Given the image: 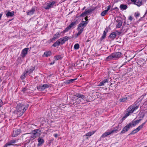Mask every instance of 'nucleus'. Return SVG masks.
Returning a JSON list of instances; mask_svg holds the SVG:
<instances>
[{"mask_svg": "<svg viewBox=\"0 0 147 147\" xmlns=\"http://www.w3.org/2000/svg\"><path fill=\"white\" fill-rule=\"evenodd\" d=\"M59 40L60 42V44L61 45L63 44L65 42L64 40L63 39H62V38L59 39Z\"/></svg>", "mask_w": 147, "mask_h": 147, "instance_id": "obj_38", "label": "nucleus"}, {"mask_svg": "<svg viewBox=\"0 0 147 147\" xmlns=\"http://www.w3.org/2000/svg\"><path fill=\"white\" fill-rule=\"evenodd\" d=\"M14 14V11H12L10 12L9 11H8L7 13L6 14V16L7 17H12Z\"/></svg>", "mask_w": 147, "mask_h": 147, "instance_id": "obj_20", "label": "nucleus"}, {"mask_svg": "<svg viewBox=\"0 0 147 147\" xmlns=\"http://www.w3.org/2000/svg\"><path fill=\"white\" fill-rule=\"evenodd\" d=\"M127 99V97L125 96L124 97L121 98L120 99H119V101L120 102H124Z\"/></svg>", "mask_w": 147, "mask_h": 147, "instance_id": "obj_27", "label": "nucleus"}, {"mask_svg": "<svg viewBox=\"0 0 147 147\" xmlns=\"http://www.w3.org/2000/svg\"><path fill=\"white\" fill-rule=\"evenodd\" d=\"M147 121V120L145 122L142 123L141 125H140L138 127L140 130L142 128L143 126L144 125Z\"/></svg>", "mask_w": 147, "mask_h": 147, "instance_id": "obj_32", "label": "nucleus"}, {"mask_svg": "<svg viewBox=\"0 0 147 147\" xmlns=\"http://www.w3.org/2000/svg\"><path fill=\"white\" fill-rule=\"evenodd\" d=\"M26 88H23L22 90V91L24 92H24H25L26 91Z\"/></svg>", "mask_w": 147, "mask_h": 147, "instance_id": "obj_52", "label": "nucleus"}, {"mask_svg": "<svg viewBox=\"0 0 147 147\" xmlns=\"http://www.w3.org/2000/svg\"><path fill=\"white\" fill-rule=\"evenodd\" d=\"M122 23V22L121 21H119L117 25L116 26V27L117 28H120L121 26Z\"/></svg>", "mask_w": 147, "mask_h": 147, "instance_id": "obj_30", "label": "nucleus"}, {"mask_svg": "<svg viewBox=\"0 0 147 147\" xmlns=\"http://www.w3.org/2000/svg\"><path fill=\"white\" fill-rule=\"evenodd\" d=\"M128 19L129 20H130L131 21L132 20V17L131 16H129V17Z\"/></svg>", "mask_w": 147, "mask_h": 147, "instance_id": "obj_50", "label": "nucleus"}, {"mask_svg": "<svg viewBox=\"0 0 147 147\" xmlns=\"http://www.w3.org/2000/svg\"><path fill=\"white\" fill-rule=\"evenodd\" d=\"M50 87L49 85L47 84H44L42 85H39L37 86V89L39 91H42L46 88Z\"/></svg>", "mask_w": 147, "mask_h": 147, "instance_id": "obj_5", "label": "nucleus"}, {"mask_svg": "<svg viewBox=\"0 0 147 147\" xmlns=\"http://www.w3.org/2000/svg\"><path fill=\"white\" fill-rule=\"evenodd\" d=\"M136 2L137 3H134V4L135 5H137V6L138 7H140V6L142 5V0H141V1H140V2Z\"/></svg>", "mask_w": 147, "mask_h": 147, "instance_id": "obj_35", "label": "nucleus"}, {"mask_svg": "<svg viewBox=\"0 0 147 147\" xmlns=\"http://www.w3.org/2000/svg\"><path fill=\"white\" fill-rule=\"evenodd\" d=\"M116 36V34L115 32H113L111 33L109 36V38L112 40H113Z\"/></svg>", "mask_w": 147, "mask_h": 147, "instance_id": "obj_18", "label": "nucleus"}, {"mask_svg": "<svg viewBox=\"0 0 147 147\" xmlns=\"http://www.w3.org/2000/svg\"><path fill=\"white\" fill-rule=\"evenodd\" d=\"M87 14L86 12V9L85 10V11L82 13L81 15H80V17H84Z\"/></svg>", "mask_w": 147, "mask_h": 147, "instance_id": "obj_39", "label": "nucleus"}, {"mask_svg": "<svg viewBox=\"0 0 147 147\" xmlns=\"http://www.w3.org/2000/svg\"><path fill=\"white\" fill-rule=\"evenodd\" d=\"M141 120V119H140L136 121H132L129 124H127L123 128L120 134H122L124 133L125 132L128 131L129 129L132 127L133 126H135L136 124H138Z\"/></svg>", "mask_w": 147, "mask_h": 147, "instance_id": "obj_2", "label": "nucleus"}, {"mask_svg": "<svg viewBox=\"0 0 147 147\" xmlns=\"http://www.w3.org/2000/svg\"><path fill=\"white\" fill-rule=\"evenodd\" d=\"M113 10H115L116 11H118L119 10V8L117 7H115L113 9Z\"/></svg>", "mask_w": 147, "mask_h": 147, "instance_id": "obj_51", "label": "nucleus"}, {"mask_svg": "<svg viewBox=\"0 0 147 147\" xmlns=\"http://www.w3.org/2000/svg\"><path fill=\"white\" fill-rule=\"evenodd\" d=\"M35 69L34 67L32 66L29 69V70H27L26 71V73H28L29 74L32 73L33 71Z\"/></svg>", "mask_w": 147, "mask_h": 147, "instance_id": "obj_23", "label": "nucleus"}, {"mask_svg": "<svg viewBox=\"0 0 147 147\" xmlns=\"http://www.w3.org/2000/svg\"><path fill=\"white\" fill-rule=\"evenodd\" d=\"M61 33L57 32L55 35L54 36L57 38L60 37Z\"/></svg>", "mask_w": 147, "mask_h": 147, "instance_id": "obj_31", "label": "nucleus"}, {"mask_svg": "<svg viewBox=\"0 0 147 147\" xmlns=\"http://www.w3.org/2000/svg\"><path fill=\"white\" fill-rule=\"evenodd\" d=\"M129 116V114L128 113H126L125 115L122 117L121 119V122H122L123 121L125 120V119L127 117Z\"/></svg>", "mask_w": 147, "mask_h": 147, "instance_id": "obj_36", "label": "nucleus"}, {"mask_svg": "<svg viewBox=\"0 0 147 147\" xmlns=\"http://www.w3.org/2000/svg\"><path fill=\"white\" fill-rule=\"evenodd\" d=\"M108 31V29L107 28H105V30L104 31L102 35V36L100 39L102 41V40L105 38L106 36V34L107 33Z\"/></svg>", "mask_w": 147, "mask_h": 147, "instance_id": "obj_13", "label": "nucleus"}, {"mask_svg": "<svg viewBox=\"0 0 147 147\" xmlns=\"http://www.w3.org/2000/svg\"><path fill=\"white\" fill-rule=\"evenodd\" d=\"M127 113H128L129 114V116L130 115V114L132 113L134 111V109L133 105H131L129 106L127 109Z\"/></svg>", "mask_w": 147, "mask_h": 147, "instance_id": "obj_12", "label": "nucleus"}, {"mask_svg": "<svg viewBox=\"0 0 147 147\" xmlns=\"http://www.w3.org/2000/svg\"><path fill=\"white\" fill-rule=\"evenodd\" d=\"M16 141L14 140H11L9 141L5 145L4 147H7V146H10V145H14L15 146H19V145L17 144H15L13 145V144L16 143Z\"/></svg>", "mask_w": 147, "mask_h": 147, "instance_id": "obj_6", "label": "nucleus"}, {"mask_svg": "<svg viewBox=\"0 0 147 147\" xmlns=\"http://www.w3.org/2000/svg\"><path fill=\"white\" fill-rule=\"evenodd\" d=\"M131 1L132 2H133L135 3L136 2V0H131Z\"/></svg>", "mask_w": 147, "mask_h": 147, "instance_id": "obj_56", "label": "nucleus"}, {"mask_svg": "<svg viewBox=\"0 0 147 147\" xmlns=\"http://www.w3.org/2000/svg\"><path fill=\"white\" fill-rule=\"evenodd\" d=\"M88 17L87 16H86V17L85 18H84V19H85V20H86V22H87V21L88 20Z\"/></svg>", "mask_w": 147, "mask_h": 147, "instance_id": "obj_55", "label": "nucleus"}, {"mask_svg": "<svg viewBox=\"0 0 147 147\" xmlns=\"http://www.w3.org/2000/svg\"><path fill=\"white\" fill-rule=\"evenodd\" d=\"M95 9V8H92L89 9L88 10L86 9V12H87V14L88 13H90L92 12V11H94Z\"/></svg>", "mask_w": 147, "mask_h": 147, "instance_id": "obj_29", "label": "nucleus"}, {"mask_svg": "<svg viewBox=\"0 0 147 147\" xmlns=\"http://www.w3.org/2000/svg\"><path fill=\"white\" fill-rule=\"evenodd\" d=\"M108 82V79H105L104 80L102 81L99 83V86H102L105 85V84L107 82Z\"/></svg>", "mask_w": 147, "mask_h": 147, "instance_id": "obj_19", "label": "nucleus"}, {"mask_svg": "<svg viewBox=\"0 0 147 147\" xmlns=\"http://www.w3.org/2000/svg\"><path fill=\"white\" fill-rule=\"evenodd\" d=\"M144 97V96H141L140 98H139L140 100H141Z\"/></svg>", "mask_w": 147, "mask_h": 147, "instance_id": "obj_54", "label": "nucleus"}, {"mask_svg": "<svg viewBox=\"0 0 147 147\" xmlns=\"http://www.w3.org/2000/svg\"><path fill=\"white\" fill-rule=\"evenodd\" d=\"M117 129L113 130L110 131H108L104 133L101 136V138H104L106 137L107 136L109 135L114 132H117Z\"/></svg>", "mask_w": 147, "mask_h": 147, "instance_id": "obj_7", "label": "nucleus"}, {"mask_svg": "<svg viewBox=\"0 0 147 147\" xmlns=\"http://www.w3.org/2000/svg\"><path fill=\"white\" fill-rule=\"evenodd\" d=\"M51 54V52L50 51L44 52L43 55L46 57H47L49 56H50Z\"/></svg>", "mask_w": 147, "mask_h": 147, "instance_id": "obj_21", "label": "nucleus"}, {"mask_svg": "<svg viewBox=\"0 0 147 147\" xmlns=\"http://www.w3.org/2000/svg\"><path fill=\"white\" fill-rule=\"evenodd\" d=\"M75 96L78 97L76 99L77 100L79 98H80V99L81 102H83L84 100L87 101L88 100V97L87 96H84L80 94H76Z\"/></svg>", "mask_w": 147, "mask_h": 147, "instance_id": "obj_4", "label": "nucleus"}, {"mask_svg": "<svg viewBox=\"0 0 147 147\" xmlns=\"http://www.w3.org/2000/svg\"><path fill=\"white\" fill-rule=\"evenodd\" d=\"M2 13H0V20L1 19V17L2 16Z\"/></svg>", "mask_w": 147, "mask_h": 147, "instance_id": "obj_57", "label": "nucleus"}, {"mask_svg": "<svg viewBox=\"0 0 147 147\" xmlns=\"http://www.w3.org/2000/svg\"><path fill=\"white\" fill-rule=\"evenodd\" d=\"M76 24V21L73 22H72L68 26L71 28L75 26Z\"/></svg>", "mask_w": 147, "mask_h": 147, "instance_id": "obj_28", "label": "nucleus"}, {"mask_svg": "<svg viewBox=\"0 0 147 147\" xmlns=\"http://www.w3.org/2000/svg\"><path fill=\"white\" fill-rule=\"evenodd\" d=\"M114 59L119 58L121 56V53L120 52H117L113 53Z\"/></svg>", "mask_w": 147, "mask_h": 147, "instance_id": "obj_14", "label": "nucleus"}, {"mask_svg": "<svg viewBox=\"0 0 147 147\" xmlns=\"http://www.w3.org/2000/svg\"><path fill=\"white\" fill-rule=\"evenodd\" d=\"M79 48V45L77 43L75 44L74 46V48L75 50H77Z\"/></svg>", "mask_w": 147, "mask_h": 147, "instance_id": "obj_33", "label": "nucleus"}, {"mask_svg": "<svg viewBox=\"0 0 147 147\" xmlns=\"http://www.w3.org/2000/svg\"><path fill=\"white\" fill-rule=\"evenodd\" d=\"M111 6L110 5H109L107 7V10H107V11L110 9V8H111Z\"/></svg>", "mask_w": 147, "mask_h": 147, "instance_id": "obj_48", "label": "nucleus"}, {"mask_svg": "<svg viewBox=\"0 0 147 147\" xmlns=\"http://www.w3.org/2000/svg\"><path fill=\"white\" fill-rule=\"evenodd\" d=\"M147 13V10H146V11L144 15H146Z\"/></svg>", "mask_w": 147, "mask_h": 147, "instance_id": "obj_59", "label": "nucleus"}, {"mask_svg": "<svg viewBox=\"0 0 147 147\" xmlns=\"http://www.w3.org/2000/svg\"><path fill=\"white\" fill-rule=\"evenodd\" d=\"M107 11L105 10V11H102L101 13V15L102 16H104L107 14Z\"/></svg>", "mask_w": 147, "mask_h": 147, "instance_id": "obj_37", "label": "nucleus"}, {"mask_svg": "<svg viewBox=\"0 0 147 147\" xmlns=\"http://www.w3.org/2000/svg\"><path fill=\"white\" fill-rule=\"evenodd\" d=\"M29 106L27 105L24 107V105L22 103L18 104L16 107V110L13 111L14 114L18 115V116L20 117L23 115L25 111L27 109Z\"/></svg>", "mask_w": 147, "mask_h": 147, "instance_id": "obj_1", "label": "nucleus"}, {"mask_svg": "<svg viewBox=\"0 0 147 147\" xmlns=\"http://www.w3.org/2000/svg\"><path fill=\"white\" fill-rule=\"evenodd\" d=\"M133 107L134 109V111L137 109H138V106H136L135 105H133Z\"/></svg>", "mask_w": 147, "mask_h": 147, "instance_id": "obj_44", "label": "nucleus"}, {"mask_svg": "<svg viewBox=\"0 0 147 147\" xmlns=\"http://www.w3.org/2000/svg\"><path fill=\"white\" fill-rule=\"evenodd\" d=\"M139 130V129H138V127L137 128L134 129L128 135H131L132 134H134L136 133H137L138 132Z\"/></svg>", "mask_w": 147, "mask_h": 147, "instance_id": "obj_24", "label": "nucleus"}, {"mask_svg": "<svg viewBox=\"0 0 147 147\" xmlns=\"http://www.w3.org/2000/svg\"><path fill=\"white\" fill-rule=\"evenodd\" d=\"M54 58L56 60H57L59 59H61V56L60 55H57L55 56Z\"/></svg>", "mask_w": 147, "mask_h": 147, "instance_id": "obj_34", "label": "nucleus"}, {"mask_svg": "<svg viewBox=\"0 0 147 147\" xmlns=\"http://www.w3.org/2000/svg\"><path fill=\"white\" fill-rule=\"evenodd\" d=\"M38 146H41L44 143V140L42 138L39 137L38 139Z\"/></svg>", "mask_w": 147, "mask_h": 147, "instance_id": "obj_15", "label": "nucleus"}, {"mask_svg": "<svg viewBox=\"0 0 147 147\" xmlns=\"http://www.w3.org/2000/svg\"><path fill=\"white\" fill-rule=\"evenodd\" d=\"M21 131V130L20 129H15L13 131L12 136L15 137L17 136L20 134Z\"/></svg>", "mask_w": 147, "mask_h": 147, "instance_id": "obj_8", "label": "nucleus"}, {"mask_svg": "<svg viewBox=\"0 0 147 147\" xmlns=\"http://www.w3.org/2000/svg\"><path fill=\"white\" fill-rule=\"evenodd\" d=\"M144 147H147V146H144Z\"/></svg>", "mask_w": 147, "mask_h": 147, "instance_id": "obj_64", "label": "nucleus"}, {"mask_svg": "<svg viewBox=\"0 0 147 147\" xmlns=\"http://www.w3.org/2000/svg\"><path fill=\"white\" fill-rule=\"evenodd\" d=\"M55 2L54 1L50 2L49 3H48L47 6L44 7V8L46 9H49L50 8L53 7L54 6H55Z\"/></svg>", "mask_w": 147, "mask_h": 147, "instance_id": "obj_9", "label": "nucleus"}, {"mask_svg": "<svg viewBox=\"0 0 147 147\" xmlns=\"http://www.w3.org/2000/svg\"><path fill=\"white\" fill-rule=\"evenodd\" d=\"M140 15V14L139 13L136 12L134 14V16L136 18H137Z\"/></svg>", "mask_w": 147, "mask_h": 147, "instance_id": "obj_43", "label": "nucleus"}, {"mask_svg": "<svg viewBox=\"0 0 147 147\" xmlns=\"http://www.w3.org/2000/svg\"><path fill=\"white\" fill-rule=\"evenodd\" d=\"M122 124H121V123H120L119 124V125H118L119 126V125H122Z\"/></svg>", "mask_w": 147, "mask_h": 147, "instance_id": "obj_61", "label": "nucleus"}, {"mask_svg": "<svg viewBox=\"0 0 147 147\" xmlns=\"http://www.w3.org/2000/svg\"><path fill=\"white\" fill-rule=\"evenodd\" d=\"M146 95V94H143L142 96H144V97Z\"/></svg>", "mask_w": 147, "mask_h": 147, "instance_id": "obj_62", "label": "nucleus"}, {"mask_svg": "<svg viewBox=\"0 0 147 147\" xmlns=\"http://www.w3.org/2000/svg\"><path fill=\"white\" fill-rule=\"evenodd\" d=\"M33 131H35L37 132L38 133H40V130H39V129H36L34 130Z\"/></svg>", "mask_w": 147, "mask_h": 147, "instance_id": "obj_49", "label": "nucleus"}, {"mask_svg": "<svg viewBox=\"0 0 147 147\" xmlns=\"http://www.w3.org/2000/svg\"><path fill=\"white\" fill-rule=\"evenodd\" d=\"M3 104L2 100L0 99V107L3 106Z\"/></svg>", "mask_w": 147, "mask_h": 147, "instance_id": "obj_46", "label": "nucleus"}, {"mask_svg": "<svg viewBox=\"0 0 147 147\" xmlns=\"http://www.w3.org/2000/svg\"><path fill=\"white\" fill-rule=\"evenodd\" d=\"M53 136L55 138H57L58 136L57 134H55L53 135Z\"/></svg>", "mask_w": 147, "mask_h": 147, "instance_id": "obj_53", "label": "nucleus"}, {"mask_svg": "<svg viewBox=\"0 0 147 147\" xmlns=\"http://www.w3.org/2000/svg\"><path fill=\"white\" fill-rule=\"evenodd\" d=\"M93 134V133H92L91 132H89L88 133H86V136H90L92 135Z\"/></svg>", "mask_w": 147, "mask_h": 147, "instance_id": "obj_45", "label": "nucleus"}, {"mask_svg": "<svg viewBox=\"0 0 147 147\" xmlns=\"http://www.w3.org/2000/svg\"><path fill=\"white\" fill-rule=\"evenodd\" d=\"M60 44V42L59 41V40H58L53 44L52 46L55 47L57 46H59Z\"/></svg>", "mask_w": 147, "mask_h": 147, "instance_id": "obj_26", "label": "nucleus"}, {"mask_svg": "<svg viewBox=\"0 0 147 147\" xmlns=\"http://www.w3.org/2000/svg\"><path fill=\"white\" fill-rule=\"evenodd\" d=\"M77 78L71 79L70 80H66L65 82V83L66 84H68L70 83H72L75 80H76Z\"/></svg>", "mask_w": 147, "mask_h": 147, "instance_id": "obj_22", "label": "nucleus"}, {"mask_svg": "<svg viewBox=\"0 0 147 147\" xmlns=\"http://www.w3.org/2000/svg\"><path fill=\"white\" fill-rule=\"evenodd\" d=\"M114 59V58L113 53L106 58V60L107 61H109L110 60L113 59Z\"/></svg>", "mask_w": 147, "mask_h": 147, "instance_id": "obj_25", "label": "nucleus"}, {"mask_svg": "<svg viewBox=\"0 0 147 147\" xmlns=\"http://www.w3.org/2000/svg\"><path fill=\"white\" fill-rule=\"evenodd\" d=\"M86 8L85 7H84L82 9V10H84V9Z\"/></svg>", "mask_w": 147, "mask_h": 147, "instance_id": "obj_60", "label": "nucleus"}, {"mask_svg": "<svg viewBox=\"0 0 147 147\" xmlns=\"http://www.w3.org/2000/svg\"><path fill=\"white\" fill-rule=\"evenodd\" d=\"M127 8V5H126L122 4L120 6V8L121 10H125Z\"/></svg>", "mask_w": 147, "mask_h": 147, "instance_id": "obj_17", "label": "nucleus"}, {"mask_svg": "<svg viewBox=\"0 0 147 147\" xmlns=\"http://www.w3.org/2000/svg\"><path fill=\"white\" fill-rule=\"evenodd\" d=\"M88 23V22H87L82 21V22L78 25L77 30L78 32L76 36V37L81 34L84 30V28L86 26Z\"/></svg>", "mask_w": 147, "mask_h": 147, "instance_id": "obj_3", "label": "nucleus"}, {"mask_svg": "<svg viewBox=\"0 0 147 147\" xmlns=\"http://www.w3.org/2000/svg\"><path fill=\"white\" fill-rule=\"evenodd\" d=\"M71 28L69 27V26L67 27L65 29L63 30V32H61L62 33L63 32H66L68 31Z\"/></svg>", "mask_w": 147, "mask_h": 147, "instance_id": "obj_41", "label": "nucleus"}, {"mask_svg": "<svg viewBox=\"0 0 147 147\" xmlns=\"http://www.w3.org/2000/svg\"><path fill=\"white\" fill-rule=\"evenodd\" d=\"M27 134H31V138H36L37 136H39L40 133H38L36 131H32V132L31 133H28L26 134H24V135H25Z\"/></svg>", "mask_w": 147, "mask_h": 147, "instance_id": "obj_10", "label": "nucleus"}, {"mask_svg": "<svg viewBox=\"0 0 147 147\" xmlns=\"http://www.w3.org/2000/svg\"><path fill=\"white\" fill-rule=\"evenodd\" d=\"M62 39H63L65 42L66 41L68 40L69 39V37L67 36H65L64 37H62Z\"/></svg>", "mask_w": 147, "mask_h": 147, "instance_id": "obj_42", "label": "nucleus"}, {"mask_svg": "<svg viewBox=\"0 0 147 147\" xmlns=\"http://www.w3.org/2000/svg\"><path fill=\"white\" fill-rule=\"evenodd\" d=\"M27 73H26V71L24 72L23 74H22L20 77L21 79L23 80L25 78V74H26Z\"/></svg>", "mask_w": 147, "mask_h": 147, "instance_id": "obj_40", "label": "nucleus"}, {"mask_svg": "<svg viewBox=\"0 0 147 147\" xmlns=\"http://www.w3.org/2000/svg\"><path fill=\"white\" fill-rule=\"evenodd\" d=\"M54 63V62H53V63L52 62L51 63H50V65H52Z\"/></svg>", "mask_w": 147, "mask_h": 147, "instance_id": "obj_58", "label": "nucleus"}, {"mask_svg": "<svg viewBox=\"0 0 147 147\" xmlns=\"http://www.w3.org/2000/svg\"><path fill=\"white\" fill-rule=\"evenodd\" d=\"M35 11V9L34 8H32L31 10L28 11L26 12L27 15H31L34 13Z\"/></svg>", "mask_w": 147, "mask_h": 147, "instance_id": "obj_16", "label": "nucleus"}, {"mask_svg": "<svg viewBox=\"0 0 147 147\" xmlns=\"http://www.w3.org/2000/svg\"><path fill=\"white\" fill-rule=\"evenodd\" d=\"M28 49L29 48H26L22 50L21 53V56L22 57H24L26 55Z\"/></svg>", "mask_w": 147, "mask_h": 147, "instance_id": "obj_11", "label": "nucleus"}, {"mask_svg": "<svg viewBox=\"0 0 147 147\" xmlns=\"http://www.w3.org/2000/svg\"><path fill=\"white\" fill-rule=\"evenodd\" d=\"M112 85V84H111L110 85V86H111V85Z\"/></svg>", "mask_w": 147, "mask_h": 147, "instance_id": "obj_63", "label": "nucleus"}, {"mask_svg": "<svg viewBox=\"0 0 147 147\" xmlns=\"http://www.w3.org/2000/svg\"><path fill=\"white\" fill-rule=\"evenodd\" d=\"M57 39V38L54 36L53 38L50 39V40L51 42H52L53 41H54L55 39Z\"/></svg>", "mask_w": 147, "mask_h": 147, "instance_id": "obj_47", "label": "nucleus"}]
</instances>
